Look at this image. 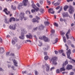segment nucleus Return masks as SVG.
<instances>
[{
  "instance_id": "obj_1",
  "label": "nucleus",
  "mask_w": 75,
  "mask_h": 75,
  "mask_svg": "<svg viewBox=\"0 0 75 75\" xmlns=\"http://www.w3.org/2000/svg\"><path fill=\"white\" fill-rule=\"evenodd\" d=\"M27 33V31H25V29H22L21 30V36L19 37V38L20 39H22L23 40L24 39V34H25Z\"/></svg>"
},
{
  "instance_id": "obj_2",
  "label": "nucleus",
  "mask_w": 75,
  "mask_h": 75,
  "mask_svg": "<svg viewBox=\"0 0 75 75\" xmlns=\"http://www.w3.org/2000/svg\"><path fill=\"white\" fill-rule=\"evenodd\" d=\"M39 38L40 40H43L45 42H48V41H50V40L48 39V38L46 37L45 36H44L43 37L40 36L39 37Z\"/></svg>"
},
{
  "instance_id": "obj_3",
  "label": "nucleus",
  "mask_w": 75,
  "mask_h": 75,
  "mask_svg": "<svg viewBox=\"0 0 75 75\" xmlns=\"http://www.w3.org/2000/svg\"><path fill=\"white\" fill-rule=\"evenodd\" d=\"M57 57H52L51 60V61L53 63V64H54V65H57V63L55 62V61L57 59Z\"/></svg>"
},
{
  "instance_id": "obj_4",
  "label": "nucleus",
  "mask_w": 75,
  "mask_h": 75,
  "mask_svg": "<svg viewBox=\"0 0 75 75\" xmlns=\"http://www.w3.org/2000/svg\"><path fill=\"white\" fill-rule=\"evenodd\" d=\"M31 3H32V6L33 7V8H34L35 10L36 11H38L39 10V8L37 7L35 5L33 4L34 2L33 1H31Z\"/></svg>"
},
{
  "instance_id": "obj_5",
  "label": "nucleus",
  "mask_w": 75,
  "mask_h": 75,
  "mask_svg": "<svg viewBox=\"0 0 75 75\" xmlns=\"http://www.w3.org/2000/svg\"><path fill=\"white\" fill-rule=\"evenodd\" d=\"M71 49H69L67 52H66L67 55V58H69V59H71V57H70V54H71Z\"/></svg>"
},
{
  "instance_id": "obj_6",
  "label": "nucleus",
  "mask_w": 75,
  "mask_h": 75,
  "mask_svg": "<svg viewBox=\"0 0 75 75\" xmlns=\"http://www.w3.org/2000/svg\"><path fill=\"white\" fill-rule=\"evenodd\" d=\"M69 11L70 14H72V13H74V7L70 6H69Z\"/></svg>"
},
{
  "instance_id": "obj_7",
  "label": "nucleus",
  "mask_w": 75,
  "mask_h": 75,
  "mask_svg": "<svg viewBox=\"0 0 75 75\" xmlns=\"http://www.w3.org/2000/svg\"><path fill=\"white\" fill-rule=\"evenodd\" d=\"M17 27L16 24H15L14 25H11L9 26V28L10 29H12L13 30H16V27Z\"/></svg>"
},
{
  "instance_id": "obj_8",
  "label": "nucleus",
  "mask_w": 75,
  "mask_h": 75,
  "mask_svg": "<svg viewBox=\"0 0 75 75\" xmlns=\"http://www.w3.org/2000/svg\"><path fill=\"white\" fill-rule=\"evenodd\" d=\"M25 14L24 13H21L20 15V18L21 20H23V18H24Z\"/></svg>"
},
{
  "instance_id": "obj_9",
  "label": "nucleus",
  "mask_w": 75,
  "mask_h": 75,
  "mask_svg": "<svg viewBox=\"0 0 75 75\" xmlns=\"http://www.w3.org/2000/svg\"><path fill=\"white\" fill-rule=\"evenodd\" d=\"M50 49V46L48 45H45L43 48L44 51H47Z\"/></svg>"
},
{
  "instance_id": "obj_10",
  "label": "nucleus",
  "mask_w": 75,
  "mask_h": 75,
  "mask_svg": "<svg viewBox=\"0 0 75 75\" xmlns=\"http://www.w3.org/2000/svg\"><path fill=\"white\" fill-rule=\"evenodd\" d=\"M14 40H12V43L13 45H14L16 44V42L17 41V38L16 37H15L14 38Z\"/></svg>"
},
{
  "instance_id": "obj_11",
  "label": "nucleus",
  "mask_w": 75,
  "mask_h": 75,
  "mask_svg": "<svg viewBox=\"0 0 75 75\" xmlns=\"http://www.w3.org/2000/svg\"><path fill=\"white\" fill-rule=\"evenodd\" d=\"M4 12H5V13L6 14V15H8V14H10V12L8 11H7V8H6L4 9Z\"/></svg>"
},
{
  "instance_id": "obj_12",
  "label": "nucleus",
  "mask_w": 75,
  "mask_h": 75,
  "mask_svg": "<svg viewBox=\"0 0 75 75\" xmlns=\"http://www.w3.org/2000/svg\"><path fill=\"white\" fill-rule=\"evenodd\" d=\"M44 29V26L42 25H41L39 26V30H43Z\"/></svg>"
},
{
  "instance_id": "obj_13",
  "label": "nucleus",
  "mask_w": 75,
  "mask_h": 75,
  "mask_svg": "<svg viewBox=\"0 0 75 75\" xmlns=\"http://www.w3.org/2000/svg\"><path fill=\"white\" fill-rule=\"evenodd\" d=\"M48 11L51 14H54L55 13L54 11H53V8H50L48 10Z\"/></svg>"
},
{
  "instance_id": "obj_14",
  "label": "nucleus",
  "mask_w": 75,
  "mask_h": 75,
  "mask_svg": "<svg viewBox=\"0 0 75 75\" xmlns=\"http://www.w3.org/2000/svg\"><path fill=\"white\" fill-rule=\"evenodd\" d=\"M72 69V66L71 65H70L69 64H68L67 66V68L66 69Z\"/></svg>"
},
{
  "instance_id": "obj_15",
  "label": "nucleus",
  "mask_w": 75,
  "mask_h": 75,
  "mask_svg": "<svg viewBox=\"0 0 75 75\" xmlns=\"http://www.w3.org/2000/svg\"><path fill=\"white\" fill-rule=\"evenodd\" d=\"M63 17H68V13L67 12H64L62 13Z\"/></svg>"
},
{
  "instance_id": "obj_16",
  "label": "nucleus",
  "mask_w": 75,
  "mask_h": 75,
  "mask_svg": "<svg viewBox=\"0 0 75 75\" xmlns=\"http://www.w3.org/2000/svg\"><path fill=\"white\" fill-rule=\"evenodd\" d=\"M70 31H71V30H70V29H69L68 30V32H67L66 34V37L67 40H68V39H69V35H68V34L70 33Z\"/></svg>"
},
{
  "instance_id": "obj_17",
  "label": "nucleus",
  "mask_w": 75,
  "mask_h": 75,
  "mask_svg": "<svg viewBox=\"0 0 75 75\" xmlns=\"http://www.w3.org/2000/svg\"><path fill=\"white\" fill-rule=\"evenodd\" d=\"M4 52V48L3 47H0V54H3Z\"/></svg>"
},
{
  "instance_id": "obj_18",
  "label": "nucleus",
  "mask_w": 75,
  "mask_h": 75,
  "mask_svg": "<svg viewBox=\"0 0 75 75\" xmlns=\"http://www.w3.org/2000/svg\"><path fill=\"white\" fill-rule=\"evenodd\" d=\"M16 21V18H15L12 17L9 19V22H11V21Z\"/></svg>"
},
{
  "instance_id": "obj_19",
  "label": "nucleus",
  "mask_w": 75,
  "mask_h": 75,
  "mask_svg": "<svg viewBox=\"0 0 75 75\" xmlns=\"http://www.w3.org/2000/svg\"><path fill=\"white\" fill-rule=\"evenodd\" d=\"M28 1V0H23V3L24 6H27V3Z\"/></svg>"
},
{
  "instance_id": "obj_20",
  "label": "nucleus",
  "mask_w": 75,
  "mask_h": 75,
  "mask_svg": "<svg viewBox=\"0 0 75 75\" xmlns=\"http://www.w3.org/2000/svg\"><path fill=\"white\" fill-rule=\"evenodd\" d=\"M45 65L47 67L46 71H49L50 70V66L47 64H46Z\"/></svg>"
},
{
  "instance_id": "obj_21",
  "label": "nucleus",
  "mask_w": 75,
  "mask_h": 75,
  "mask_svg": "<svg viewBox=\"0 0 75 75\" xmlns=\"http://www.w3.org/2000/svg\"><path fill=\"white\" fill-rule=\"evenodd\" d=\"M23 4L22 3H21L19 4L18 7V10H20V7H22V6H23Z\"/></svg>"
},
{
  "instance_id": "obj_22",
  "label": "nucleus",
  "mask_w": 75,
  "mask_h": 75,
  "mask_svg": "<svg viewBox=\"0 0 75 75\" xmlns=\"http://www.w3.org/2000/svg\"><path fill=\"white\" fill-rule=\"evenodd\" d=\"M26 37L27 38H29V39H31L33 37V36L31 35H27Z\"/></svg>"
},
{
  "instance_id": "obj_23",
  "label": "nucleus",
  "mask_w": 75,
  "mask_h": 75,
  "mask_svg": "<svg viewBox=\"0 0 75 75\" xmlns=\"http://www.w3.org/2000/svg\"><path fill=\"white\" fill-rule=\"evenodd\" d=\"M62 67L60 69V71L61 72H62V71H65V69L64 68V66H62Z\"/></svg>"
},
{
  "instance_id": "obj_24",
  "label": "nucleus",
  "mask_w": 75,
  "mask_h": 75,
  "mask_svg": "<svg viewBox=\"0 0 75 75\" xmlns=\"http://www.w3.org/2000/svg\"><path fill=\"white\" fill-rule=\"evenodd\" d=\"M16 47L17 48L18 50H19L20 48H21V46H20V45L19 44H16Z\"/></svg>"
},
{
  "instance_id": "obj_25",
  "label": "nucleus",
  "mask_w": 75,
  "mask_h": 75,
  "mask_svg": "<svg viewBox=\"0 0 75 75\" xmlns=\"http://www.w3.org/2000/svg\"><path fill=\"white\" fill-rule=\"evenodd\" d=\"M60 3H61V2L60 1H59V2H58L57 1V3H54V6H58L60 4Z\"/></svg>"
},
{
  "instance_id": "obj_26",
  "label": "nucleus",
  "mask_w": 75,
  "mask_h": 75,
  "mask_svg": "<svg viewBox=\"0 0 75 75\" xmlns=\"http://www.w3.org/2000/svg\"><path fill=\"white\" fill-rule=\"evenodd\" d=\"M13 62L14 64V65L15 66V67H17V64H18L17 62H16V61L15 60H14L13 61Z\"/></svg>"
},
{
  "instance_id": "obj_27",
  "label": "nucleus",
  "mask_w": 75,
  "mask_h": 75,
  "mask_svg": "<svg viewBox=\"0 0 75 75\" xmlns=\"http://www.w3.org/2000/svg\"><path fill=\"white\" fill-rule=\"evenodd\" d=\"M11 8H12L13 10H16V7L15 6H13V5H11Z\"/></svg>"
},
{
  "instance_id": "obj_28",
  "label": "nucleus",
  "mask_w": 75,
  "mask_h": 75,
  "mask_svg": "<svg viewBox=\"0 0 75 75\" xmlns=\"http://www.w3.org/2000/svg\"><path fill=\"white\" fill-rule=\"evenodd\" d=\"M44 24L46 25H50V22L49 21H46L44 22Z\"/></svg>"
},
{
  "instance_id": "obj_29",
  "label": "nucleus",
  "mask_w": 75,
  "mask_h": 75,
  "mask_svg": "<svg viewBox=\"0 0 75 75\" xmlns=\"http://www.w3.org/2000/svg\"><path fill=\"white\" fill-rule=\"evenodd\" d=\"M68 64V62L66 60V61L65 62V63H64L63 64V66H65V65H67Z\"/></svg>"
},
{
  "instance_id": "obj_30",
  "label": "nucleus",
  "mask_w": 75,
  "mask_h": 75,
  "mask_svg": "<svg viewBox=\"0 0 75 75\" xmlns=\"http://www.w3.org/2000/svg\"><path fill=\"white\" fill-rule=\"evenodd\" d=\"M5 23L6 24H9V21H8L7 18H5Z\"/></svg>"
},
{
  "instance_id": "obj_31",
  "label": "nucleus",
  "mask_w": 75,
  "mask_h": 75,
  "mask_svg": "<svg viewBox=\"0 0 75 75\" xmlns=\"http://www.w3.org/2000/svg\"><path fill=\"white\" fill-rule=\"evenodd\" d=\"M68 8V6H65L64 7V11H66L67 10Z\"/></svg>"
},
{
  "instance_id": "obj_32",
  "label": "nucleus",
  "mask_w": 75,
  "mask_h": 75,
  "mask_svg": "<svg viewBox=\"0 0 75 75\" xmlns=\"http://www.w3.org/2000/svg\"><path fill=\"white\" fill-rule=\"evenodd\" d=\"M14 59V57H11L9 58V61H13Z\"/></svg>"
},
{
  "instance_id": "obj_33",
  "label": "nucleus",
  "mask_w": 75,
  "mask_h": 75,
  "mask_svg": "<svg viewBox=\"0 0 75 75\" xmlns=\"http://www.w3.org/2000/svg\"><path fill=\"white\" fill-rule=\"evenodd\" d=\"M62 37L63 38V41L64 42H66V39H65V36H63Z\"/></svg>"
},
{
  "instance_id": "obj_34",
  "label": "nucleus",
  "mask_w": 75,
  "mask_h": 75,
  "mask_svg": "<svg viewBox=\"0 0 75 75\" xmlns=\"http://www.w3.org/2000/svg\"><path fill=\"white\" fill-rule=\"evenodd\" d=\"M65 46L67 47V49L66 50H69V47H68V45H67V44H65Z\"/></svg>"
},
{
  "instance_id": "obj_35",
  "label": "nucleus",
  "mask_w": 75,
  "mask_h": 75,
  "mask_svg": "<svg viewBox=\"0 0 75 75\" xmlns=\"http://www.w3.org/2000/svg\"><path fill=\"white\" fill-rule=\"evenodd\" d=\"M32 21L33 23H35V22L37 21V20H36V19H35V18H33V19L32 20Z\"/></svg>"
},
{
  "instance_id": "obj_36",
  "label": "nucleus",
  "mask_w": 75,
  "mask_h": 75,
  "mask_svg": "<svg viewBox=\"0 0 75 75\" xmlns=\"http://www.w3.org/2000/svg\"><path fill=\"white\" fill-rule=\"evenodd\" d=\"M56 72L57 74H59L60 72V70L59 69H57L56 70Z\"/></svg>"
},
{
  "instance_id": "obj_37",
  "label": "nucleus",
  "mask_w": 75,
  "mask_h": 75,
  "mask_svg": "<svg viewBox=\"0 0 75 75\" xmlns=\"http://www.w3.org/2000/svg\"><path fill=\"white\" fill-rule=\"evenodd\" d=\"M35 75H38V72L36 70H35Z\"/></svg>"
},
{
  "instance_id": "obj_38",
  "label": "nucleus",
  "mask_w": 75,
  "mask_h": 75,
  "mask_svg": "<svg viewBox=\"0 0 75 75\" xmlns=\"http://www.w3.org/2000/svg\"><path fill=\"white\" fill-rule=\"evenodd\" d=\"M22 73L23 74H27V71H22Z\"/></svg>"
},
{
  "instance_id": "obj_39",
  "label": "nucleus",
  "mask_w": 75,
  "mask_h": 75,
  "mask_svg": "<svg viewBox=\"0 0 75 75\" xmlns=\"http://www.w3.org/2000/svg\"><path fill=\"white\" fill-rule=\"evenodd\" d=\"M45 60H47L48 59V56H46L44 57Z\"/></svg>"
},
{
  "instance_id": "obj_40",
  "label": "nucleus",
  "mask_w": 75,
  "mask_h": 75,
  "mask_svg": "<svg viewBox=\"0 0 75 75\" xmlns=\"http://www.w3.org/2000/svg\"><path fill=\"white\" fill-rule=\"evenodd\" d=\"M54 41H55V42L54 43H53V44H56L57 42L58 41V39H56L55 40H54Z\"/></svg>"
},
{
  "instance_id": "obj_41",
  "label": "nucleus",
  "mask_w": 75,
  "mask_h": 75,
  "mask_svg": "<svg viewBox=\"0 0 75 75\" xmlns=\"http://www.w3.org/2000/svg\"><path fill=\"white\" fill-rule=\"evenodd\" d=\"M60 34L62 35H64V34H65V33L63 32L62 31H61L60 32Z\"/></svg>"
},
{
  "instance_id": "obj_42",
  "label": "nucleus",
  "mask_w": 75,
  "mask_h": 75,
  "mask_svg": "<svg viewBox=\"0 0 75 75\" xmlns=\"http://www.w3.org/2000/svg\"><path fill=\"white\" fill-rule=\"evenodd\" d=\"M28 13H29V14H31V13H30V11H26V14H28Z\"/></svg>"
},
{
  "instance_id": "obj_43",
  "label": "nucleus",
  "mask_w": 75,
  "mask_h": 75,
  "mask_svg": "<svg viewBox=\"0 0 75 75\" xmlns=\"http://www.w3.org/2000/svg\"><path fill=\"white\" fill-rule=\"evenodd\" d=\"M54 25L55 26H56V27H58V24L55 23H54Z\"/></svg>"
},
{
  "instance_id": "obj_44",
  "label": "nucleus",
  "mask_w": 75,
  "mask_h": 75,
  "mask_svg": "<svg viewBox=\"0 0 75 75\" xmlns=\"http://www.w3.org/2000/svg\"><path fill=\"white\" fill-rule=\"evenodd\" d=\"M51 33L52 34H54V33H55V30H51Z\"/></svg>"
},
{
  "instance_id": "obj_45",
  "label": "nucleus",
  "mask_w": 75,
  "mask_h": 75,
  "mask_svg": "<svg viewBox=\"0 0 75 75\" xmlns=\"http://www.w3.org/2000/svg\"><path fill=\"white\" fill-rule=\"evenodd\" d=\"M10 54V52H8L6 53V56L8 57V55Z\"/></svg>"
},
{
  "instance_id": "obj_46",
  "label": "nucleus",
  "mask_w": 75,
  "mask_h": 75,
  "mask_svg": "<svg viewBox=\"0 0 75 75\" xmlns=\"http://www.w3.org/2000/svg\"><path fill=\"white\" fill-rule=\"evenodd\" d=\"M40 11L41 13H43L44 12V9H40Z\"/></svg>"
},
{
  "instance_id": "obj_47",
  "label": "nucleus",
  "mask_w": 75,
  "mask_h": 75,
  "mask_svg": "<svg viewBox=\"0 0 75 75\" xmlns=\"http://www.w3.org/2000/svg\"><path fill=\"white\" fill-rule=\"evenodd\" d=\"M36 5L38 7H40V4H39L38 3H37L36 4Z\"/></svg>"
},
{
  "instance_id": "obj_48",
  "label": "nucleus",
  "mask_w": 75,
  "mask_h": 75,
  "mask_svg": "<svg viewBox=\"0 0 75 75\" xmlns=\"http://www.w3.org/2000/svg\"><path fill=\"white\" fill-rule=\"evenodd\" d=\"M36 18H37V20H40V18L37 16H36Z\"/></svg>"
},
{
  "instance_id": "obj_49",
  "label": "nucleus",
  "mask_w": 75,
  "mask_h": 75,
  "mask_svg": "<svg viewBox=\"0 0 75 75\" xmlns=\"http://www.w3.org/2000/svg\"><path fill=\"white\" fill-rule=\"evenodd\" d=\"M55 54H58V51H57V50H55L54 51Z\"/></svg>"
},
{
  "instance_id": "obj_50",
  "label": "nucleus",
  "mask_w": 75,
  "mask_h": 75,
  "mask_svg": "<svg viewBox=\"0 0 75 75\" xmlns=\"http://www.w3.org/2000/svg\"><path fill=\"white\" fill-rule=\"evenodd\" d=\"M47 3H48V4L49 5H50V4H51V2H50L49 1H47Z\"/></svg>"
},
{
  "instance_id": "obj_51",
  "label": "nucleus",
  "mask_w": 75,
  "mask_h": 75,
  "mask_svg": "<svg viewBox=\"0 0 75 75\" xmlns=\"http://www.w3.org/2000/svg\"><path fill=\"white\" fill-rule=\"evenodd\" d=\"M70 75H73L74 74V73L73 72H70Z\"/></svg>"
},
{
  "instance_id": "obj_52",
  "label": "nucleus",
  "mask_w": 75,
  "mask_h": 75,
  "mask_svg": "<svg viewBox=\"0 0 75 75\" xmlns=\"http://www.w3.org/2000/svg\"><path fill=\"white\" fill-rule=\"evenodd\" d=\"M10 54L11 56H14V54L13 53H11Z\"/></svg>"
},
{
  "instance_id": "obj_53",
  "label": "nucleus",
  "mask_w": 75,
  "mask_h": 75,
  "mask_svg": "<svg viewBox=\"0 0 75 75\" xmlns=\"http://www.w3.org/2000/svg\"><path fill=\"white\" fill-rule=\"evenodd\" d=\"M45 55H47V52H44Z\"/></svg>"
},
{
  "instance_id": "obj_54",
  "label": "nucleus",
  "mask_w": 75,
  "mask_h": 75,
  "mask_svg": "<svg viewBox=\"0 0 75 75\" xmlns=\"http://www.w3.org/2000/svg\"><path fill=\"white\" fill-rule=\"evenodd\" d=\"M73 1V0H67V2H68V3H69V1Z\"/></svg>"
},
{
  "instance_id": "obj_55",
  "label": "nucleus",
  "mask_w": 75,
  "mask_h": 75,
  "mask_svg": "<svg viewBox=\"0 0 75 75\" xmlns=\"http://www.w3.org/2000/svg\"><path fill=\"white\" fill-rule=\"evenodd\" d=\"M59 7H60L59 6H58L57 7V8H56V10H58V9H59Z\"/></svg>"
},
{
  "instance_id": "obj_56",
  "label": "nucleus",
  "mask_w": 75,
  "mask_h": 75,
  "mask_svg": "<svg viewBox=\"0 0 75 75\" xmlns=\"http://www.w3.org/2000/svg\"><path fill=\"white\" fill-rule=\"evenodd\" d=\"M31 12L32 13H34V12H35V10L34 9H32L31 10Z\"/></svg>"
},
{
  "instance_id": "obj_57",
  "label": "nucleus",
  "mask_w": 75,
  "mask_h": 75,
  "mask_svg": "<svg viewBox=\"0 0 75 75\" xmlns=\"http://www.w3.org/2000/svg\"><path fill=\"white\" fill-rule=\"evenodd\" d=\"M26 41L27 42H31V40H26Z\"/></svg>"
},
{
  "instance_id": "obj_58",
  "label": "nucleus",
  "mask_w": 75,
  "mask_h": 75,
  "mask_svg": "<svg viewBox=\"0 0 75 75\" xmlns=\"http://www.w3.org/2000/svg\"><path fill=\"white\" fill-rule=\"evenodd\" d=\"M53 69H54V67H52L50 69V71H52V70Z\"/></svg>"
},
{
  "instance_id": "obj_59",
  "label": "nucleus",
  "mask_w": 75,
  "mask_h": 75,
  "mask_svg": "<svg viewBox=\"0 0 75 75\" xmlns=\"http://www.w3.org/2000/svg\"><path fill=\"white\" fill-rule=\"evenodd\" d=\"M59 52H61V53H62V52H64V50H61V51H59Z\"/></svg>"
},
{
  "instance_id": "obj_60",
  "label": "nucleus",
  "mask_w": 75,
  "mask_h": 75,
  "mask_svg": "<svg viewBox=\"0 0 75 75\" xmlns=\"http://www.w3.org/2000/svg\"><path fill=\"white\" fill-rule=\"evenodd\" d=\"M71 47H73V48H74L75 47V46L74 45H71Z\"/></svg>"
},
{
  "instance_id": "obj_61",
  "label": "nucleus",
  "mask_w": 75,
  "mask_h": 75,
  "mask_svg": "<svg viewBox=\"0 0 75 75\" xmlns=\"http://www.w3.org/2000/svg\"><path fill=\"white\" fill-rule=\"evenodd\" d=\"M12 69H14V67L13 66H12L11 67Z\"/></svg>"
},
{
  "instance_id": "obj_62",
  "label": "nucleus",
  "mask_w": 75,
  "mask_h": 75,
  "mask_svg": "<svg viewBox=\"0 0 75 75\" xmlns=\"http://www.w3.org/2000/svg\"><path fill=\"white\" fill-rule=\"evenodd\" d=\"M6 0V1H7V2H8V1H11L12 0Z\"/></svg>"
},
{
  "instance_id": "obj_63",
  "label": "nucleus",
  "mask_w": 75,
  "mask_h": 75,
  "mask_svg": "<svg viewBox=\"0 0 75 75\" xmlns=\"http://www.w3.org/2000/svg\"><path fill=\"white\" fill-rule=\"evenodd\" d=\"M37 30V27L35 28L34 29V30Z\"/></svg>"
},
{
  "instance_id": "obj_64",
  "label": "nucleus",
  "mask_w": 75,
  "mask_h": 75,
  "mask_svg": "<svg viewBox=\"0 0 75 75\" xmlns=\"http://www.w3.org/2000/svg\"><path fill=\"white\" fill-rule=\"evenodd\" d=\"M60 21H63V19L62 18H60Z\"/></svg>"
}]
</instances>
